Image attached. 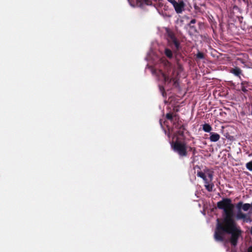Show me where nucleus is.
Instances as JSON below:
<instances>
[{
    "label": "nucleus",
    "instance_id": "f3484780",
    "mask_svg": "<svg viewBox=\"0 0 252 252\" xmlns=\"http://www.w3.org/2000/svg\"><path fill=\"white\" fill-rule=\"evenodd\" d=\"M196 22L195 19H192L189 24V26L191 29H193L194 31H196L195 27L193 25Z\"/></svg>",
    "mask_w": 252,
    "mask_h": 252
},
{
    "label": "nucleus",
    "instance_id": "7ed1b4c3",
    "mask_svg": "<svg viewBox=\"0 0 252 252\" xmlns=\"http://www.w3.org/2000/svg\"><path fill=\"white\" fill-rule=\"evenodd\" d=\"M162 82L164 83V85L159 84V89L163 97H166V94L165 90H168L169 89V86L172 85L175 88H177L179 85L178 82L179 80H161Z\"/></svg>",
    "mask_w": 252,
    "mask_h": 252
},
{
    "label": "nucleus",
    "instance_id": "4468645a",
    "mask_svg": "<svg viewBox=\"0 0 252 252\" xmlns=\"http://www.w3.org/2000/svg\"><path fill=\"white\" fill-rule=\"evenodd\" d=\"M202 128L203 130L206 132H210L212 129V128L211 126L208 124H205L203 125Z\"/></svg>",
    "mask_w": 252,
    "mask_h": 252
},
{
    "label": "nucleus",
    "instance_id": "9b49d317",
    "mask_svg": "<svg viewBox=\"0 0 252 252\" xmlns=\"http://www.w3.org/2000/svg\"><path fill=\"white\" fill-rule=\"evenodd\" d=\"M151 71L153 74H157V75H158L159 74H161L163 77V79H167L166 77L165 76V74L160 70H156L155 69H154L153 68H151Z\"/></svg>",
    "mask_w": 252,
    "mask_h": 252
},
{
    "label": "nucleus",
    "instance_id": "b1692460",
    "mask_svg": "<svg viewBox=\"0 0 252 252\" xmlns=\"http://www.w3.org/2000/svg\"><path fill=\"white\" fill-rule=\"evenodd\" d=\"M208 179L210 180V181H212L213 177V172L211 171L207 174Z\"/></svg>",
    "mask_w": 252,
    "mask_h": 252
},
{
    "label": "nucleus",
    "instance_id": "f8f14e48",
    "mask_svg": "<svg viewBox=\"0 0 252 252\" xmlns=\"http://www.w3.org/2000/svg\"><path fill=\"white\" fill-rule=\"evenodd\" d=\"M186 130V126L184 125H182L180 126V129L178 130L177 133L180 136H184V132Z\"/></svg>",
    "mask_w": 252,
    "mask_h": 252
},
{
    "label": "nucleus",
    "instance_id": "412c9836",
    "mask_svg": "<svg viewBox=\"0 0 252 252\" xmlns=\"http://www.w3.org/2000/svg\"><path fill=\"white\" fill-rule=\"evenodd\" d=\"M180 123H181V122L178 121V122L173 123V125L174 126L175 128L177 129L178 130H179L180 126H181L180 125Z\"/></svg>",
    "mask_w": 252,
    "mask_h": 252
},
{
    "label": "nucleus",
    "instance_id": "c85d7f7f",
    "mask_svg": "<svg viewBox=\"0 0 252 252\" xmlns=\"http://www.w3.org/2000/svg\"><path fill=\"white\" fill-rule=\"evenodd\" d=\"M173 110H174V111L175 113H177V112H179V109H178V108H174L173 109Z\"/></svg>",
    "mask_w": 252,
    "mask_h": 252
},
{
    "label": "nucleus",
    "instance_id": "f257e3e1",
    "mask_svg": "<svg viewBox=\"0 0 252 252\" xmlns=\"http://www.w3.org/2000/svg\"><path fill=\"white\" fill-rule=\"evenodd\" d=\"M217 207L223 210L224 217L221 221L219 219L217 220L214 238L217 241L223 242L224 235L230 234L229 242L232 246L235 247L243 231L233 219L234 205L231 199L224 198L217 203Z\"/></svg>",
    "mask_w": 252,
    "mask_h": 252
},
{
    "label": "nucleus",
    "instance_id": "6ab92c4d",
    "mask_svg": "<svg viewBox=\"0 0 252 252\" xmlns=\"http://www.w3.org/2000/svg\"><path fill=\"white\" fill-rule=\"evenodd\" d=\"M251 207V205L249 203L243 204L242 209L244 211H247Z\"/></svg>",
    "mask_w": 252,
    "mask_h": 252
},
{
    "label": "nucleus",
    "instance_id": "393cba45",
    "mask_svg": "<svg viewBox=\"0 0 252 252\" xmlns=\"http://www.w3.org/2000/svg\"><path fill=\"white\" fill-rule=\"evenodd\" d=\"M243 206V202L242 201H240L238 202L236 205L237 208L239 210V211H240V209H242Z\"/></svg>",
    "mask_w": 252,
    "mask_h": 252
},
{
    "label": "nucleus",
    "instance_id": "6e6552de",
    "mask_svg": "<svg viewBox=\"0 0 252 252\" xmlns=\"http://www.w3.org/2000/svg\"><path fill=\"white\" fill-rule=\"evenodd\" d=\"M230 72L233 73L236 76L239 78L241 77V75L242 74L241 69L238 67H235L234 68H231L230 70Z\"/></svg>",
    "mask_w": 252,
    "mask_h": 252
},
{
    "label": "nucleus",
    "instance_id": "bb28decb",
    "mask_svg": "<svg viewBox=\"0 0 252 252\" xmlns=\"http://www.w3.org/2000/svg\"><path fill=\"white\" fill-rule=\"evenodd\" d=\"M204 181L205 185L208 184L212 182V181H210V180L208 178H207V177H205V178L204 179H203Z\"/></svg>",
    "mask_w": 252,
    "mask_h": 252
},
{
    "label": "nucleus",
    "instance_id": "a878e982",
    "mask_svg": "<svg viewBox=\"0 0 252 252\" xmlns=\"http://www.w3.org/2000/svg\"><path fill=\"white\" fill-rule=\"evenodd\" d=\"M189 150L192 152L193 155H194L196 152V149L194 147H189Z\"/></svg>",
    "mask_w": 252,
    "mask_h": 252
},
{
    "label": "nucleus",
    "instance_id": "dca6fc26",
    "mask_svg": "<svg viewBox=\"0 0 252 252\" xmlns=\"http://www.w3.org/2000/svg\"><path fill=\"white\" fill-rule=\"evenodd\" d=\"M205 59V55L203 53L198 51L196 55V61L197 62V60L204 59Z\"/></svg>",
    "mask_w": 252,
    "mask_h": 252
},
{
    "label": "nucleus",
    "instance_id": "f03ea898",
    "mask_svg": "<svg viewBox=\"0 0 252 252\" xmlns=\"http://www.w3.org/2000/svg\"><path fill=\"white\" fill-rule=\"evenodd\" d=\"M171 147L173 150L177 153L180 157H185L188 155L187 145L184 142L178 140L172 142Z\"/></svg>",
    "mask_w": 252,
    "mask_h": 252
},
{
    "label": "nucleus",
    "instance_id": "0eeeda50",
    "mask_svg": "<svg viewBox=\"0 0 252 252\" xmlns=\"http://www.w3.org/2000/svg\"><path fill=\"white\" fill-rule=\"evenodd\" d=\"M251 85H249L247 81H243L241 83L240 86H238V89L241 90L243 92L246 93L249 90H251Z\"/></svg>",
    "mask_w": 252,
    "mask_h": 252
},
{
    "label": "nucleus",
    "instance_id": "c756f323",
    "mask_svg": "<svg viewBox=\"0 0 252 252\" xmlns=\"http://www.w3.org/2000/svg\"><path fill=\"white\" fill-rule=\"evenodd\" d=\"M250 233H251V235H252V226L251 228Z\"/></svg>",
    "mask_w": 252,
    "mask_h": 252
},
{
    "label": "nucleus",
    "instance_id": "cd10ccee",
    "mask_svg": "<svg viewBox=\"0 0 252 252\" xmlns=\"http://www.w3.org/2000/svg\"><path fill=\"white\" fill-rule=\"evenodd\" d=\"M248 252H252V246L248 248Z\"/></svg>",
    "mask_w": 252,
    "mask_h": 252
},
{
    "label": "nucleus",
    "instance_id": "1a4fd4ad",
    "mask_svg": "<svg viewBox=\"0 0 252 252\" xmlns=\"http://www.w3.org/2000/svg\"><path fill=\"white\" fill-rule=\"evenodd\" d=\"M209 138L211 142H217L220 139V135L215 132H211Z\"/></svg>",
    "mask_w": 252,
    "mask_h": 252
},
{
    "label": "nucleus",
    "instance_id": "aec40b11",
    "mask_svg": "<svg viewBox=\"0 0 252 252\" xmlns=\"http://www.w3.org/2000/svg\"><path fill=\"white\" fill-rule=\"evenodd\" d=\"M197 175L198 177H199L203 179H204V178H205V177H206L205 173L202 172V171L197 172Z\"/></svg>",
    "mask_w": 252,
    "mask_h": 252
},
{
    "label": "nucleus",
    "instance_id": "a211bd4d",
    "mask_svg": "<svg viewBox=\"0 0 252 252\" xmlns=\"http://www.w3.org/2000/svg\"><path fill=\"white\" fill-rule=\"evenodd\" d=\"M206 189L208 191H212L214 187V184L213 183H209L208 184L205 185Z\"/></svg>",
    "mask_w": 252,
    "mask_h": 252
},
{
    "label": "nucleus",
    "instance_id": "20e7f679",
    "mask_svg": "<svg viewBox=\"0 0 252 252\" xmlns=\"http://www.w3.org/2000/svg\"><path fill=\"white\" fill-rule=\"evenodd\" d=\"M169 39L168 42L171 47L173 48L175 52H177L181 48L180 43L179 40L176 37L175 34L173 32H169L168 34Z\"/></svg>",
    "mask_w": 252,
    "mask_h": 252
},
{
    "label": "nucleus",
    "instance_id": "2eb2a0df",
    "mask_svg": "<svg viewBox=\"0 0 252 252\" xmlns=\"http://www.w3.org/2000/svg\"><path fill=\"white\" fill-rule=\"evenodd\" d=\"M176 116H177V114L176 113L174 114L171 113H168L166 115V118L171 122H172L173 120V117H176Z\"/></svg>",
    "mask_w": 252,
    "mask_h": 252
},
{
    "label": "nucleus",
    "instance_id": "9d476101",
    "mask_svg": "<svg viewBox=\"0 0 252 252\" xmlns=\"http://www.w3.org/2000/svg\"><path fill=\"white\" fill-rule=\"evenodd\" d=\"M137 4L139 6H142L143 4H146L147 5H151L152 4V0H137Z\"/></svg>",
    "mask_w": 252,
    "mask_h": 252
},
{
    "label": "nucleus",
    "instance_id": "423d86ee",
    "mask_svg": "<svg viewBox=\"0 0 252 252\" xmlns=\"http://www.w3.org/2000/svg\"><path fill=\"white\" fill-rule=\"evenodd\" d=\"M172 5L175 9L176 12L178 14L182 13V12L184 10L185 4L183 0H181L178 2L175 0Z\"/></svg>",
    "mask_w": 252,
    "mask_h": 252
},
{
    "label": "nucleus",
    "instance_id": "4be33fe9",
    "mask_svg": "<svg viewBox=\"0 0 252 252\" xmlns=\"http://www.w3.org/2000/svg\"><path fill=\"white\" fill-rule=\"evenodd\" d=\"M246 167L250 171H252V160L246 164Z\"/></svg>",
    "mask_w": 252,
    "mask_h": 252
},
{
    "label": "nucleus",
    "instance_id": "5701e85b",
    "mask_svg": "<svg viewBox=\"0 0 252 252\" xmlns=\"http://www.w3.org/2000/svg\"><path fill=\"white\" fill-rule=\"evenodd\" d=\"M237 62L238 64L242 63V64H244L245 65V63H246V62H245V60L241 59V58H237Z\"/></svg>",
    "mask_w": 252,
    "mask_h": 252
},
{
    "label": "nucleus",
    "instance_id": "39448f33",
    "mask_svg": "<svg viewBox=\"0 0 252 252\" xmlns=\"http://www.w3.org/2000/svg\"><path fill=\"white\" fill-rule=\"evenodd\" d=\"M237 220H243L244 222H251L252 220L249 214H246L242 213L241 211H239L236 214Z\"/></svg>",
    "mask_w": 252,
    "mask_h": 252
},
{
    "label": "nucleus",
    "instance_id": "ddd939ff",
    "mask_svg": "<svg viewBox=\"0 0 252 252\" xmlns=\"http://www.w3.org/2000/svg\"><path fill=\"white\" fill-rule=\"evenodd\" d=\"M164 53L165 55L167 57H168L169 59H171L173 57V53L172 51L168 49V48H165L164 50Z\"/></svg>",
    "mask_w": 252,
    "mask_h": 252
}]
</instances>
